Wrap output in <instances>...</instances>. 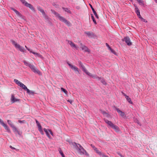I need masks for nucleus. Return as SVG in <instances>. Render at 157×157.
Here are the masks:
<instances>
[{
  "mask_svg": "<svg viewBox=\"0 0 157 157\" xmlns=\"http://www.w3.org/2000/svg\"><path fill=\"white\" fill-rule=\"evenodd\" d=\"M51 11L53 14L55 15L56 17H58L60 21L64 22L68 26H71V24L70 22L65 19L64 17L60 16L58 13L53 10H51Z\"/></svg>",
  "mask_w": 157,
  "mask_h": 157,
  "instance_id": "1",
  "label": "nucleus"
},
{
  "mask_svg": "<svg viewBox=\"0 0 157 157\" xmlns=\"http://www.w3.org/2000/svg\"><path fill=\"white\" fill-rule=\"evenodd\" d=\"M75 144V147L76 149H77L78 153L80 155H88V154L87 153L86 151L79 144H76L75 143H73Z\"/></svg>",
  "mask_w": 157,
  "mask_h": 157,
  "instance_id": "2",
  "label": "nucleus"
},
{
  "mask_svg": "<svg viewBox=\"0 0 157 157\" xmlns=\"http://www.w3.org/2000/svg\"><path fill=\"white\" fill-rule=\"evenodd\" d=\"M105 121L107 123L109 126H110L112 128L114 129L116 132H118L119 131V129L118 127L116 125L113 124L111 121H109V120L105 119Z\"/></svg>",
  "mask_w": 157,
  "mask_h": 157,
  "instance_id": "3",
  "label": "nucleus"
},
{
  "mask_svg": "<svg viewBox=\"0 0 157 157\" xmlns=\"http://www.w3.org/2000/svg\"><path fill=\"white\" fill-rule=\"evenodd\" d=\"M20 1L25 6L29 7L34 12H35V9L31 4L28 3L25 1V0H20Z\"/></svg>",
  "mask_w": 157,
  "mask_h": 157,
  "instance_id": "4",
  "label": "nucleus"
},
{
  "mask_svg": "<svg viewBox=\"0 0 157 157\" xmlns=\"http://www.w3.org/2000/svg\"><path fill=\"white\" fill-rule=\"evenodd\" d=\"M134 6L135 7V12L136 13L137 15L138 16V17L141 19V20L144 21V22L145 23L147 22V21L145 19H144L143 18H142V17H141V16L140 14V11L139 9L138 8V7H137L136 5L135 4H134Z\"/></svg>",
  "mask_w": 157,
  "mask_h": 157,
  "instance_id": "5",
  "label": "nucleus"
},
{
  "mask_svg": "<svg viewBox=\"0 0 157 157\" xmlns=\"http://www.w3.org/2000/svg\"><path fill=\"white\" fill-rule=\"evenodd\" d=\"M80 43V47L82 50L84 51V52H88V53H90V50L85 45L83 44L82 43L80 42H79Z\"/></svg>",
  "mask_w": 157,
  "mask_h": 157,
  "instance_id": "6",
  "label": "nucleus"
},
{
  "mask_svg": "<svg viewBox=\"0 0 157 157\" xmlns=\"http://www.w3.org/2000/svg\"><path fill=\"white\" fill-rule=\"evenodd\" d=\"M29 67L31 69V70L34 73H36L39 75H40L41 72L39 71L33 64H30L29 66Z\"/></svg>",
  "mask_w": 157,
  "mask_h": 157,
  "instance_id": "7",
  "label": "nucleus"
},
{
  "mask_svg": "<svg viewBox=\"0 0 157 157\" xmlns=\"http://www.w3.org/2000/svg\"><path fill=\"white\" fill-rule=\"evenodd\" d=\"M0 124L6 130L7 132H10V129L9 127L6 124L4 123L3 121L1 119H0Z\"/></svg>",
  "mask_w": 157,
  "mask_h": 157,
  "instance_id": "8",
  "label": "nucleus"
},
{
  "mask_svg": "<svg viewBox=\"0 0 157 157\" xmlns=\"http://www.w3.org/2000/svg\"><path fill=\"white\" fill-rule=\"evenodd\" d=\"M122 40L124 41L128 46L132 45V43L131 42L130 39L128 36L125 37L123 39H122Z\"/></svg>",
  "mask_w": 157,
  "mask_h": 157,
  "instance_id": "9",
  "label": "nucleus"
},
{
  "mask_svg": "<svg viewBox=\"0 0 157 157\" xmlns=\"http://www.w3.org/2000/svg\"><path fill=\"white\" fill-rule=\"evenodd\" d=\"M44 131L45 132L46 135L49 138H51V137L49 134V133L51 134L52 135H53V133L52 132V131L51 130L48 129L47 130L46 129L44 128Z\"/></svg>",
  "mask_w": 157,
  "mask_h": 157,
  "instance_id": "10",
  "label": "nucleus"
},
{
  "mask_svg": "<svg viewBox=\"0 0 157 157\" xmlns=\"http://www.w3.org/2000/svg\"><path fill=\"white\" fill-rule=\"evenodd\" d=\"M67 63L72 69L74 70L75 71H77L79 73L78 68L77 67L73 66L69 63Z\"/></svg>",
  "mask_w": 157,
  "mask_h": 157,
  "instance_id": "11",
  "label": "nucleus"
},
{
  "mask_svg": "<svg viewBox=\"0 0 157 157\" xmlns=\"http://www.w3.org/2000/svg\"><path fill=\"white\" fill-rule=\"evenodd\" d=\"M121 93L125 97V98H126L127 100L131 104H132V102L131 100V98L128 96H127L126 94L124 93L123 92H122Z\"/></svg>",
  "mask_w": 157,
  "mask_h": 157,
  "instance_id": "12",
  "label": "nucleus"
},
{
  "mask_svg": "<svg viewBox=\"0 0 157 157\" xmlns=\"http://www.w3.org/2000/svg\"><path fill=\"white\" fill-rule=\"evenodd\" d=\"M67 41L71 47H74L77 50L78 49V47L76 46L75 44L72 41L69 40H67Z\"/></svg>",
  "mask_w": 157,
  "mask_h": 157,
  "instance_id": "13",
  "label": "nucleus"
},
{
  "mask_svg": "<svg viewBox=\"0 0 157 157\" xmlns=\"http://www.w3.org/2000/svg\"><path fill=\"white\" fill-rule=\"evenodd\" d=\"M116 110H117V112L119 113V114L122 117H125V114L124 112H123L120 110L119 109L115 108Z\"/></svg>",
  "mask_w": 157,
  "mask_h": 157,
  "instance_id": "14",
  "label": "nucleus"
},
{
  "mask_svg": "<svg viewBox=\"0 0 157 157\" xmlns=\"http://www.w3.org/2000/svg\"><path fill=\"white\" fill-rule=\"evenodd\" d=\"M11 100L12 103H13L15 102L18 101H19V99L15 98L13 94L11 95Z\"/></svg>",
  "mask_w": 157,
  "mask_h": 157,
  "instance_id": "15",
  "label": "nucleus"
},
{
  "mask_svg": "<svg viewBox=\"0 0 157 157\" xmlns=\"http://www.w3.org/2000/svg\"><path fill=\"white\" fill-rule=\"evenodd\" d=\"M15 48H18L19 51L21 52H24V48L23 47L21 46L18 44H16V46Z\"/></svg>",
  "mask_w": 157,
  "mask_h": 157,
  "instance_id": "16",
  "label": "nucleus"
},
{
  "mask_svg": "<svg viewBox=\"0 0 157 157\" xmlns=\"http://www.w3.org/2000/svg\"><path fill=\"white\" fill-rule=\"evenodd\" d=\"M85 34H86L89 37H92L94 36V34L91 32H84Z\"/></svg>",
  "mask_w": 157,
  "mask_h": 157,
  "instance_id": "17",
  "label": "nucleus"
},
{
  "mask_svg": "<svg viewBox=\"0 0 157 157\" xmlns=\"http://www.w3.org/2000/svg\"><path fill=\"white\" fill-rule=\"evenodd\" d=\"M10 8L11 10L13 11L18 16L21 17L22 16V15L17 10H16V9H15L13 7H11Z\"/></svg>",
  "mask_w": 157,
  "mask_h": 157,
  "instance_id": "18",
  "label": "nucleus"
},
{
  "mask_svg": "<svg viewBox=\"0 0 157 157\" xmlns=\"http://www.w3.org/2000/svg\"><path fill=\"white\" fill-rule=\"evenodd\" d=\"M89 5L91 8V9H92V10L93 12V13H94V15H95V16H96V17L97 18V19H98L99 18V17L96 12V11L93 8V7L92 5H91L90 4H89Z\"/></svg>",
  "mask_w": 157,
  "mask_h": 157,
  "instance_id": "19",
  "label": "nucleus"
},
{
  "mask_svg": "<svg viewBox=\"0 0 157 157\" xmlns=\"http://www.w3.org/2000/svg\"><path fill=\"white\" fill-rule=\"evenodd\" d=\"M25 90H26L27 93L29 95H33L35 93L33 91L30 90L29 89H24Z\"/></svg>",
  "mask_w": 157,
  "mask_h": 157,
  "instance_id": "20",
  "label": "nucleus"
},
{
  "mask_svg": "<svg viewBox=\"0 0 157 157\" xmlns=\"http://www.w3.org/2000/svg\"><path fill=\"white\" fill-rule=\"evenodd\" d=\"M31 52H32V53L34 54V55H36L38 57H40L41 58H43V57L42 56L40 55L39 53H36L34 52L31 51Z\"/></svg>",
  "mask_w": 157,
  "mask_h": 157,
  "instance_id": "21",
  "label": "nucleus"
},
{
  "mask_svg": "<svg viewBox=\"0 0 157 157\" xmlns=\"http://www.w3.org/2000/svg\"><path fill=\"white\" fill-rule=\"evenodd\" d=\"M18 86L21 87L22 88H27L26 86L21 82L19 83V84L17 85Z\"/></svg>",
  "mask_w": 157,
  "mask_h": 157,
  "instance_id": "22",
  "label": "nucleus"
},
{
  "mask_svg": "<svg viewBox=\"0 0 157 157\" xmlns=\"http://www.w3.org/2000/svg\"><path fill=\"white\" fill-rule=\"evenodd\" d=\"M37 9L39 11H40L42 13V15L45 14V13L44 10L42 9L40 7L38 6L37 7Z\"/></svg>",
  "mask_w": 157,
  "mask_h": 157,
  "instance_id": "23",
  "label": "nucleus"
},
{
  "mask_svg": "<svg viewBox=\"0 0 157 157\" xmlns=\"http://www.w3.org/2000/svg\"><path fill=\"white\" fill-rule=\"evenodd\" d=\"M62 8L65 12H67L70 13H71V11L70 10H69L68 8L63 7Z\"/></svg>",
  "mask_w": 157,
  "mask_h": 157,
  "instance_id": "24",
  "label": "nucleus"
},
{
  "mask_svg": "<svg viewBox=\"0 0 157 157\" xmlns=\"http://www.w3.org/2000/svg\"><path fill=\"white\" fill-rule=\"evenodd\" d=\"M91 77L93 78H94V79H97L98 80H100V79H101V77H99L97 75H92V76Z\"/></svg>",
  "mask_w": 157,
  "mask_h": 157,
  "instance_id": "25",
  "label": "nucleus"
},
{
  "mask_svg": "<svg viewBox=\"0 0 157 157\" xmlns=\"http://www.w3.org/2000/svg\"><path fill=\"white\" fill-rule=\"evenodd\" d=\"M43 15L44 16V18L46 21H49V18L45 13V14H43Z\"/></svg>",
  "mask_w": 157,
  "mask_h": 157,
  "instance_id": "26",
  "label": "nucleus"
},
{
  "mask_svg": "<svg viewBox=\"0 0 157 157\" xmlns=\"http://www.w3.org/2000/svg\"><path fill=\"white\" fill-rule=\"evenodd\" d=\"M91 17L92 19V20H93V22H94V23L95 24V25L97 24V23L96 22V20L95 19L94 17L93 14H91Z\"/></svg>",
  "mask_w": 157,
  "mask_h": 157,
  "instance_id": "27",
  "label": "nucleus"
},
{
  "mask_svg": "<svg viewBox=\"0 0 157 157\" xmlns=\"http://www.w3.org/2000/svg\"><path fill=\"white\" fill-rule=\"evenodd\" d=\"M100 80L101 81V82L104 85H106V83L105 80L103 78H101V79H100Z\"/></svg>",
  "mask_w": 157,
  "mask_h": 157,
  "instance_id": "28",
  "label": "nucleus"
},
{
  "mask_svg": "<svg viewBox=\"0 0 157 157\" xmlns=\"http://www.w3.org/2000/svg\"><path fill=\"white\" fill-rule=\"evenodd\" d=\"M7 121V122H8V124H9L11 127H12V126H13V125L12 122L10 120H8Z\"/></svg>",
  "mask_w": 157,
  "mask_h": 157,
  "instance_id": "29",
  "label": "nucleus"
},
{
  "mask_svg": "<svg viewBox=\"0 0 157 157\" xmlns=\"http://www.w3.org/2000/svg\"><path fill=\"white\" fill-rule=\"evenodd\" d=\"M11 127L13 128V132H18V131L17 129L14 126V125L13 126H12Z\"/></svg>",
  "mask_w": 157,
  "mask_h": 157,
  "instance_id": "30",
  "label": "nucleus"
},
{
  "mask_svg": "<svg viewBox=\"0 0 157 157\" xmlns=\"http://www.w3.org/2000/svg\"><path fill=\"white\" fill-rule=\"evenodd\" d=\"M62 91L64 92L66 96H67V91L66 90V89H61Z\"/></svg>",
  "mask_w": 157,
  "mask_h": 157,
  "instance_id": "31",
  "label": "nucleus"
},
{
  "mask_svg": "<svg viewBox=\"0 0 157 157\" xmlns=\"http://www.w3.org/2000/svg\"><path fill=\"white\" fill-rule=\"evenodd\" d=\"M23 62L24 63V64L26 66H29V65L30 64V63L28 62L25 60H24L23 61Z\"/></svg>",
  "mask_w": 157,
  "mask_h": 157,
  "instance_id": "32",
  "label": "nucleus"
},
{
  "mask_svg": "<svg viewBox=\"0 0 157 157\" xmlns=\"http://www.w3.org/2000/svg\"><path fill=\"white\" fill-rule=\"evenodd\" d=\"M109 50L111 51V52H112L113 53L114 55H117L116 52H115L114 50L113 49L111 48H110V49Z\"/></svg>",
  "mask_w": 157,
  "mask_h": 157,
  "instance_id": "33",
  "label": "nucleus"
},
{
  "mask_svg": "<svg viewBox=\"0 0 157 157\" xmlns=\"http://www.w3.org/2000/svg\"><path fill=\"white\" fill-rule=\"evenodd\" d=\"M59 151L60 154L62 155V157H64V155L60 149L59 150Z\"/></svg>",
  "mask_w": 157,
  "mask_h": 157,
  "instance_id": "34",
  "label": "nucleus"
},
{
  "mask_svg": "<svg viewBox=\"0 0 157 157\" xmlns=\"http://www.w3.org/2000/svg\"><path fill=\"white\" fill-rule=\"evenodd\" d=\"M82 71L85 73L87 71L84 66H82Z\"/></svg>",
  "mask_w": 157,
  "mask_h": 157,
  "instance_id": "35",
  "label": "nucleus"
},
{
  "mask_svg": "<svg viewBox=\"0 0 157 157\" xmlns=\"http://www.w3.org/2000/svg\"><path fill=\"white\" fill-rule=\"evenodd\" d=\"M12 44L14 45L15 47L16 46V44H18L14 40H11Z\"/></svg>",
  "mask_w": 157,
  "mask_h": 157,
  "instance_id": "36",
  "label": "nucleus"
},
{
  "mask_svg": "<svg viewBox=\"0 0 157 157\" xmlns=\"http://www.w3.org/2000/svg\"><path fill=\"white\" fill-rule=\"evenodd\" d=\"M14 82L17 85L19 84V83L20 82V81L16 79H14Z\"/></svg>",
  "mask_w": 157,
  "mask_h": 157,
  "instance_id": "37",
  "label": "nucleus"
},
{
  "mask_svg": "<svg viewBox=\"0 0 157 157\" xmlns=\"http://www.w3.org/2000/svg\"><path fill=\"white\" fill-rule=\"evenodd\" d=\"M38 127V129L39 131L42 130V127L40 125L37 126Z\"/></svg>",
  "mask_w": 157,
  "mask_h": 157,
  "instance_id": "38",
  "label": "nucleus"
},
{
  "mask_svg": "<svg viewBox=\"0 0 157 157\" xmlns=\"http://www.w3.org/2000/svg\"><path fill=\"white\" fill-rule=\"evenodd\" d=\"M85 73L87 75H88L89 76H92V75L90 73V72H89L88 71H86Z\"/></svg>",
  "mask_w": 157,
  "mask_h": 157,
  "instance_id": "39",
  "label": "nucleus"
},
{
  "mask_svg": "<svg viewBox=\"0 0 157 157\" xmlns=\"http://www.w3.org/2000/svg\"><path fill=\"white\" fill-rule=\"evenodd\" d=\"M85 73L87 75H88L89 76H92V75L90 73V72H89L88 71H86Z\"/></svg>",
  "mask_w": 157,
  "mask_h": 157,
  "instance_id": "40",
  "label": "nucleus"
},
{
  "mask_svg": "<svg viewBox=\"0 0 157 157\" xmlns=\"http://www.w3.org/2000/svg\"><path fill=\"white\" fill-rule=\"evenodd\" d=\"M78 63L79 64L80 67H82V66H84L83 65L82 63L80 61H79L78 62Z\"/></svg>",
  "mask_w": 157,
  "mask_h": 157,
  "instance_id": "41",
  "label": "nucleus"
},
{
  "mask_svg": "<svg viewBox=\"0 0 157 157\" xmlns=\"http://www.w3.org/2000/svg\"><path fill=\"white\" fill-rule=\"evenodd\" d=\"M105 45H106V46L108 47V48L110 50V48H111V47H110V46L108 44V43H106L105 44Z\"/></svg>",
  "mask_w": 157,
  "mask_h": 157,
  "instance_id": "42",
  "label": "nucleus"
},
{
  "mask_svg": "<svg viewBox=\"0 0 157 157\" xmlns=\"http://www.w3.org/2000/svg\"><path fill=\"white\" fill-rule=\"evenodd\" d=\"M91 147L94 149V150L95 151L97 150V148H96L93 145H92L91 144Z\"/></svg>",
  "mask_w": 157,
  "mask_h": 157,
  "instance_id": "43",
  "label": "nucleus"
},
{
  "mask_svg": "<svg viewBox=\"0 0 157 157\" xmlns=\"http://www.w3.org/2000/svg\"><path fill=\"white\" fill-rule=\"evenodd\" d=\"M95 151H96V152H97V153L99 154L100 155H101V152H100L97 149Z\"/></svg>",
  "mask_w": 157,
  "mask_h": 157,
  "instance_id": "44",
  "label": "nucleus"
},
{
  "mask_svg": "<svg viewBox=\"0 0 157 157\" xmlns=\"http://www.w3.org/2000/svg\"><path fill=\"white\" fill-rule=\"evenodd\" d=\"M136 0L138 1V2L139 3H140H140H141V4H143V2H142V1H141V0Z\"/></svg>",
  "mask_w": 157,
  "mask_h": 157,
  "instance_id": "45",
  "label": "nucleus"
},
{
  "mask_svg": "<svg viewBox=\"0 0 157 157\" xmlns=\"http://www.w3.org/2000/svg\"><path fill=\"white\" fill-rule=\"evenodd\" d=\"M101 155L102 157H109L107 155H106L104 154H101Z\"/></svg>",
  "mask_w": 157,
  "mask_h": 157,
  "instance_id": "46",
  "label": "nucleus"
},
{
  "mask_svg": "<svg viewBox=\"0 0 157 157\" xmlns=\"http://www.w3.org/2000/svg\"><path fill=\"white\" fill-rule=\"evenodd\" d=\"M36 123L37 126L39 125H40V124L39 122L37 120H36Z\"/></svg>",
  "mask_w": 157,
  "mask_h": 157,
  "instance_id": "47",
  "label": "nucleus"
},
{
  "mask_svg": "<svg viewBox=\"0 0 157 157\" xmlns=\"http://www.w3.org/2000/svg\"><path fill=\"white\" fill-rule=\"evenodd\" d=\"M40 132V133L42 135H43L44 134V133H43V130H40V131H39Z\"/></svg>",
  "mask_w": 157,
  "mask_h": 157,
  "instance_id": "48",
  "label": "nucleus"
},
{
  "mask_svg": "<svg viewBox=\"0 0 157 157\" xmlns=\"http://www.w3.org/2000/svg\"><path fill=\"white\" fill-rule=\"evenodd\" d=\"M67 101L69 102L71 104L72 102V101L71 100H67Z\"/></svg>",
  "mask_w": 157,
  "mask_h": 157,
  "instance_id": "49",
  "label": "nucleus"
},
{
  "mask_svg": "<svg viewBox=\"0 0 157 157\" xmlns=\"http://www.w3.org/2000/svg\"><path fill=\"white\" fill-rule=\"evenodd\" d=\"M25 48H26V49L28 51H30V49L27 46H25Z\"/></svg>",
  "mask_w": 157,
  "mask_h": 157,
  "instance_id": "50",
  "label": "nucleus"
},
{
  "mask_svg": "<svg viewBox=\"0 0 157 157\" xmlns=\"http://www.w3.org/2000/svg\"><path fill=\"white\" fill-rule=\"evenodd\" d=\"M10 148H12V149H15V148H14V147H12V146H10Z\"/></svg>",
  "mask_w": 157,
  "mask_h": 157,
  "instance_id": "51",
  "label": "nucleus"
},
{
  "mask_svg": "<svg viewBox=\"0 0 157 157\" xmlns=\"http://www.w3.org/2000/svg\"><path fill=\"white\" fill-rule=\"evenodd\" d=\"M102 113L103 114H106V113L105 112H102Z\"/></svg>",
  "mask_w": 157,
  "mask_h": 157,
  "instance_id": "52",
  "label": "nucleus"
},
{
  "mask_svg": "<svg viewBox=\"0 0 157 157\" xmlns=\"http://www.w3.org/2000/svg\"><path fill=\"white\" fill-rule=\"evenodd\" d=\"M155 1V2H156V3H157V0H154Z\"/></svg>",
  "mask_w": 157,
  "mask_h": 157,
  "instance_id": "53",
  "label": "nucleus"
},
{
  "mask_svg": "<svg viewBox=\"0 0 157 157\" xmlns=\"http://www.w3.org/2000/svg\"><path fill=\"white\" fill-rule=\"evenodd\" d=\"M29 51L30 53H32V52H31V51H32L31 50H30V51Z\"/></svg>",
  "mask_w": 157,
  "mask_h": 157,
  "instance_id": "54",
  "label": "nucleus"
},
{
  "mask_svg": "<svg viewBox=\"0 0 157 157\" xmlns=\"http://www.w3.org/2000/svg\"><path fill=\"white\" fill-rule=\"evenodd\" d=\"M19 122H20V123H21L22 122L21 121H19Z\"/></svg>",
  "mask_w": 157,
  "mask_h": 157,
  "instance_id": "55",
  "label": "nucleus"
},
{
  "mask_svg": "<svg viewBox=\"0 0 157 157\" xmlns=\"http://www.w3.org/2000/svg\"><path fill=\"white\" fill-rule=\"evenodd\" d=\"M121 157H123V156H122V155H121Z\"/></svg>",
  "mask_w": 157,
  "mask_h": 157,
  "instance_id": "56",
  "label": "nucleus"
},
{
  "mask_svg": "<svg viewBox=\"0 0 157 157\" xmlns=\"http://www.w3.org/2000/svg\"><path fill=\"white\" fill-rule=\"evenodd\" d=\"M61 88L62 89V88H62V87H61Z\"/></svg>",
  "mask_w": 157,
  "mask_h": 157,
  "instance_id": "57",
  "label": "nucleus"
},
{
  "mask_svg": "<svg viewBox=\"0 0 157 157\" xmlns=\"http://www.w3.org/2000/svg\"><path fill=\"white\" fill-rule=\"evenodd\" d=\"M137 123L139 124V122H137Z\"/></svg>",
  "mask_w": 157,
  "mask_h": 157,
  "instance_id": "58",
  "label": "nucleus"
},
{
  "mask_svg": "<svg viewBox=\"0 0 157 157\" xmlns=\"http://www.w3.org/2000/svg\"><path fill=\"white\" fill-rule=\"evenodd\" d=\"M132 0H131V1H132Z\"/></svg>",
  "mask_w": 157,
  "mask_h": 157,
  "instance_id": "59",
  "label": "nucleus"
}]
</instances>
